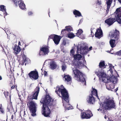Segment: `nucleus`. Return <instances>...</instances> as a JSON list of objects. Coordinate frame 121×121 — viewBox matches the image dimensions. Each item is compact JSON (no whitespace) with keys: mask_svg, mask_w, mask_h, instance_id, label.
Wrapping results in <instances>:
<instances>
[{"mask_svg":"<svg viewBox=\"0 0 121 121\" xmlns=\"http://www.w3.org/2000/svg\"><path fill=\"white\" fill-rule=\"evenodd\" d=\"M73 72L74 75V78H76L78 81L84 83V85H86V82L83 73L77 69L73 70Z\"/></svg>","mask_w":121,"mask_h":121,"instance_id":"f03ea898","label":"nucleus"},{"mask_svg":"<svg viewBox=\"0 0 121 121\" xmlns=\"http://www.w3.org/2000/svg\"><path fill=\"white\" fill-rule=\"evenodd\" d=\"M27 104V107L31 113V115L33 116L36 115V110L35 103L33 101H29L28 102Z\"/></svg>","mask_w":121,"mask_h":121,"instance_id":"39448f33","label":"nucleus"},{"mask_svg":"<svg viewBox=\"0 0 121 121\" xmlns=\"http://www.w3.org/2000/svg\"><path fill=\"white\" fill-rule=\"evenodd\" d=\"M73 13L74 15H75L76 17H77V16L79 17L82 16L81 13L79 11L76 10H75L73 11Z\"/></svg>","mask_w":121,"mask_h":121,"instance_id":"c756f323","label":"nucleus"},{"mask_svg":"<svg viewBox=\"0 0 121 121\" xmlns=\"http://www.w3.org/2000/svg\"><path fill=\"white\" fill-rule=\"evenodd\" d=\"M108 117L106 115H105L104 117V118H105V119H107V118Z\"/></svg>","mask_w":121,"mask_h":121,"instance_id":"bf43d9fd","label":"nucleus"},{"mask_svg":"<svg viewBox=\"0 0 121 121\" xmlns=\"http://www.w3.org/2000/svg\"><path fill=\"white\" fill-rule=\"evenodd\" d=\"M77 53H80V54L83 55L86 52L85 50H88V47L86 46H85L82 47L81 46L80 47L77 46Z\"/></svg>","mask_w":121,"mask_h":121,"instance_id":"ddd939ff","label":"nucleus"},{"mask_svg":"<svg viewBox=\"0 0 121 121\" xmlns=\"http://www.w3.org/2000/svg\"><path fill=\"white\" fill-rule=\"evenodd\" d=\"M105 104H106L109 109H111L112 108L115 109L116 108L115 103L114 101L112 99H107L105 102Z\"/></svg>","mask_w":121,"mask_h":121,"instance_id":"9d476101","label":"nucleus"},{"mask_svg":"<svg viewBox=\"0 0 121 121\" xmlns=\"http://www.w3.org/2000/svg\"><path fill=\"white\" fill-rule=\"evenodd\" d=\"M49 47L46 45L43 46L40 48L39 54V55L44 56L47 55L49 52Z\"/></svg>","mask_w":121,"mask_h":121,"instance_id":"1a4fd4ad","label":"nucleus"},{"mask_svg":"<svg viewBox=\"0 0 121 121\" xmlns=\"http://www.w3.org/2000/svg\"><path fill=\"white\" fill-rule=\"evenodd\" d=\"M106 85L107 89L108 90L112 91V89L114 88V86L110 82L106 83Z\"/></svg>","mask_w":121,"mask_h":121,"instance_id":"6ab92c4d","label":"nucleus"},{"mask_svg":"<svg viewBox=\"0 0 121 121\" xmlns=\"http://www.w3.org/2000/svg\"><path fill=\"white\" fill-rule=\"evenodd\" d=\"M95 36L96 38L99 39L103 36V32L100 27L96 30L95 34Z\"/></svg>","mask_w":121,"mask_h":121,"instance_id":"2eb2a0df","label":"nucleus"},{"mask_svg":"<svg viewBox=\"0 0 121 121\" xmlns=\"http://www.w3.org/2000/svg\"><path fill=\"white\" fill-rule=\"evenodd\" d=\"M112 0H108L106 2V4L107 5V8L106 10V12L107 13H108L109 11L110 7L111 6V5L112 4Z\"/></svg>","mask_w":121,"mask_h":121,"instance_id":"5701e85b","label":"nucleus"},{"mask_svg":"<svg viewBox=\"0 0 121 121\" xmlns=\"http://www.w3.org/2000/svg\"><path fill=\"white\" fill-rule=\"evenodd\" d=\"M109 68L110 69L112 68H113L114 67L111 64H109Z\"/></svg>","mask_w":121,"mask_h":121,"instance_id":"8fccbe9b","label":"nucleus"},{"mask_svg":"<svg viewBox=\"0 0 121 121\" xmlns=\"http://www.w3.org/2000/svg\"><path fill=\"white\" fill-rule=\"evenodd\" d=\"M116 54L117 55L121 56V50L118 52H117Z\"/></svg>","mask_w":121,"mask_h":121,"instance_id":"a18cd8bd","label":"nucleus"},{"mask_svg":"<svg viewBox=\"0 0 121 121\" xmlns=\"http://www.w3.org/2000/svg\"><path fill=\"white\" fill-rule=\"evenodd\" d=\"M55 35H52L49 36V38L48 39V41H49L50 39H53H53H54V37H55Z\"/></svg>","mask_w":121,"mask_h":121,"instance_id":"f704fd0d","label":"nucleus"},{"mask_svg":"<svg viewBox=\"0 0 121 121\" xmlns=\"http://www.w3.org/2000/svg\"><path fill=\"white\" fill-rule=\"evenodd\" d=\"M20 44V42H19L18 43V44L19 45V44Z\"/></svg>","mask_w":121,"mask_h":121,"instance_id":"338daca9","label":"nucleus"},{"mask_svg":"<svg viewBox=\"0 0 121 121\" xmlns=\"http://www.w3.org/2000/svg\"><path fill=\"white\" fill-rule=\"evenodd\" d=\"M115 13H118L121 14L120 16H121V7L117 8L115 11Z\"/></svg>","mask_w":121,"mask_h":121,"instance_id":"e433bc0d","label":"nucleus"},{"mask_svg":"<svg viewBox=\"0 0 121 121\" xmlns=\"http://www.w3.org/2000/svg\"><path fill=\"white\" fill-rule=\"evenodd\" d=\"M83 31L81 29H79L77 33H76L77 36L79 37V36L81 35L82 33L83 32Z\"/></svg>","mask_w":121,"mask_h":121,"instance_id":"473e14b6","label":"nucleus"},{"mask_svg":"<svg viewBox=\"0 0 121 121\" xmlns=\"http://www.w3.org/2000/svg\"><path fill=\"white\" fill-rule=\"evenodd\" d=\"M115 18L110 17L106 20L105 22L109 26H110L115 22Z\"/></svg>","mask_w":121,"mask_h":121,"instance_id":"dca6fc26","label":"nucleus"},{"mask_svg":"<svg viewBox=\"0 0 121 121\" xmlns=\"http://www.w3.org/2000/svg\"><path fill=\"white\" fill-rule=\"evenodd\" d=\"M14 117L13 115H12L11 116V118L10 119L11 121H13V119Z\"/></svg>","mask_w":121,"mask_h":121,"instance_id":"6e6d98bb","label":"nucleus"},{"mask_svg":"<svg viewBox=\"0 0 121 121\" xmlns=\"http://www.w3.org/2000/svg\"><path fill=\"white\" fill-rule=\"evenodd\" d=\"M63 36H59L57 35H55L54 39L53 41L55 43L56 45H58L61 39Z\"/></svg>","mask_w":121,"mask_h":121,"instance_id":"f3484780","label":"nucleus"},{"mask_svg":"<svg viewBox=\"0 0 121 121\" xmlns=\"http://www.w3.org/2000/svg\"><path fill=\"white\" fill-rule=\"evenodd\" d=\"M66 68V66L64 64L62 65L61 66L62 69L63 70L64 72Z\"/></svg>","mask_w":121,"mask_h":121,"instance_id":"4c0bfd02","label":"nucleus"},{"mask_svg":"<svg viewBox=\"0 0 121 121\" xmlns=\"http://www.w3.org/2000/svg\"><path fill=\"white\" fill-rule=\"evenodd\" d=\"M33 14V13H32V12H31V11L29 12L28 13V14L29 16L32 15Z\"/></svg>","mask_w":121,"mask_h":121,"instance_id":"603ef678","label":"nucleus"},{"mask_svg":"<svg viewBox=\"0 0 121 121\" xmlns=\"http://www.w3.org/2000/svg\"><path fill=\"white\" fill-rule=\"evenodd\" d=\"M24 53V52L23 51V55L22 56V57L23 60V61L25 62L26 61V57Z\"/></svg>","mask_w":121,"mask_h":121,"instance_id":"ea45409f","label":"nucleus"},{"mask_svg":"<svg viewBox=\"0 0 121 121\" xmlns=\"http://www.w3.org/2000/svg\"><path fill=\"white\" fill-rule=\"evenodd\" d=\"M21 49L20 47L17 46H15L14 49V52L16 54H17L20 51Z\"/></svg>","mask_w":121,"mask_h":121,"instance_id":"393cba45","label":"nucleus"},{"mask_svg":"<svg viewBox=\"0 0 121 121\" xmlns=\"http://www.w3.org/2000/svg\"><path fill=\"white\" fill-rule=\"evenodd\" d=\"M77 65H78V66H79L80 65H81L82 64V63L80 61L77 62Z\"/></svg>","mask_w":121,"mask_h":121,"instance_id":"09e8293b","label":"nucleus"},{"mask_svg":"<svg viewBox=\"0 0 121 121\" xmlns=\"http://www.w3.org/2000/svg\"><path fill=\"white\" fill-rule=\"evenodd\" d=\"M55 92L60 97V93L62 96V99L67 102H69V95L68 93L63 85H61L60 86H57L56 87Z\"/></svg>","mask_w":121,"mask_h":121,"instance_id":"f257e3e1","label":"nucleus"},{"mask_svg":"<svg viewBox=\"0 0 121 121\" xmlns=\"http://www.w3.org/2000/svg\"><path fill=\"white\" fill-rule=\"evenodd\" d=\"M75 52L73 49H72L71 50L70 52L71 55L73 57V55H74Z\"/></svg>","mask_w":121,"mask_h":121,"instance_id":"a19ab883","label":"nucleus"},{"mask_svg":"<svg viewBox=\"0 0 121 121\" xmlns=\"http://www.w3.org/2000/svg\"><path fill=\"white\" fill-rule=\"evenodd\" d=\"M91 36H92V37H93L94 36V34L92 32V30H91Z\"/></svg>","mask_w":121,"mask_h":121,"instance_id":"864d4df0","label":"nucleus"},{"mask_svg":"<svg viewBox=\"0 0 121 121\" xmlns=\"http://www.w3.org/2000/svg\"><path fill=\"white\" fill-rule=\"evenodd\" d=\"M114 13L115 14V22L117 21L119 24H121V19L120 18L121 17V14L118 13H115V12Z\"/></svg>","mask_w":121,"mask_h":121,"instance_id":"a211bd4d","label":"nucleus"},{"mask_svg":"<svg viewBox=\"0 0 121 121\" xmlns=\"http://www.w3.org/2000/svg\"><path fill=\"white\" fill-rule=\"evenodd\" d=\"M92 90L91 91V94L89 95V98L88 100H87L88 102L91 104H94L95 101V99L93 97V95L96 96L97 98L99 99V97L98 95L97 90L92 87Z\"/></svg>","mask_w":121,"mask_h":121,"instance_id":"423d86ee","label":"nucleus"},{"mask_svg":"<svg viewBox=\"0 0 121 121\" xmlns=\"http://www.w3.org/2000/svg\"><path fill=\"white\" fill-rule=\"evenodd\" d=\"M75 60H80L82 58V56L81 55L78 54H77L73 57Z\"/></svg>","mask_w":121,"mask_h":121,"instance_id":"bb28decb","label":"nucleus"},{"mask_svg":"<svg viewBox=\"0 0 121 121\" xmlns=\"http://www.w3.org/2000/svg\"><path fill=\"white\" fill-rule=\"evenodd\" d=\"M23 50H25V48H23Z\"/></svg>","mask_w":121,"mask_h":121,"instance_id":"69168bd1","label":"nucleus"},{"mask_svg":"<svg viewBox=\"0 0 121 121\" xmlns=\"http://www.w3.org/2000/svg\"><path fill=\"white\" fill-rule=\"evenodd\" d=\"M92 46H91L89 48V50H88V51H89L91 50H92Z\"/></svg>","mask_w":121,"mask_h":121,"instance_id":"4d7b16f0","label":"nucleus"},{"mask_svg":"<svg viewBox=\"0 0 121 121\" xmlns=\"http://www.w3.org/2000/svg\"><path fill=\"white\" fill-rule=\"evenodd\" d=\"M115 40H116L115 39H111L109 41L110 44L112 48H113L116 46V45H115Z\"/></svg>","mask_w":121,"mask_h":121,"instance_id":"c85d7f7f","label":"nucleus"},{"mask_svg":"<svg viewBox=\"0 0 121 121\" xmlns=\"http://www.w3.org/2000/svg\"><path fill=\"white\" fill-rule=\"evenodd\" d=\"M97 4L99 5H100L101 4V3L100 0H98L97 1V2L96 3Z\"/></svg>","mask_w":121,"mask_h":121,"instance_id":"49530a36","label":"nucleus"},{"mask_svg":"<svg viewBox=\"0 0 121 121\" xmlns=\"http://www.w3.org/2000/svg\"><path fill=\"white\" fill-rule=\"evenodd\" d=\"M43 73L44 76H46L47 75V72L46 71H44Z\"/></svg>","mask_w":121,"mask_h":121,"instance_id":"3c124183","label":"nucleus"},{"mask_svg":"<svg viewBox=\"0 0 121 121\" xmlns=\"http://www.w3.org/2000/svg\"><path fill=\"white\" fill-rule=\"evenodd\" d=\"M111 36L116 40H118L119 38L120 32L119 31L116 29L114 31L110 33Z\"/></svg>","mask_w":121,"mask_h":121,"instance_id":"4468645a","label":"nucleus"},{"mask_svg":"<svg viewBox=\"0 0 121 121\" xmlns=\"http://www.w3.org/2000/svg\"><path fill=\"white\" fill-rule=\"evenodd\" d=\"M70 109H71V108L70 107H68L67 108V109L68 110H69Z\"/></svg>","mask_w":121,"mask_h":121,"instance_id":"680f3d73","label":"nucleus"},{"mask_svg":"<svg viewBox=\"0 0 121 121\" xmlns=\"http://www.w3.org/2000/svg\"><path fill=\"white\" fill-rule=\"evenodd\" d=\"M3 12H4V16H6L7 15V13L6 12V10L5 11H3Z\"/></svg>","mask_w":121,"mask_h":121,"instance_id":"5fc2aeb1","label":"nucleus"},{"mask_svg":"<svg viewBox=\"0 0 121 121\" xmlns=\"http://www.w3.org/2000/svg\"><path fill=\"white\" fill-rule=\"evenodd\" d=\"M39 87L38 86L35 89L33 95L28 96L27 98V100L29 101H31L33 99H37L39 91Z\"/></svg>","mask_w":121,"mask_h":121,"instance_id":"0eeeda50","label":"nucleus"},{"mask_svg":"<svg viewBox=\"0 0 121 121\" xmlns=\"http://www.w3.org/2000/svg\"><path fill=\"white\" fill-rule=\"evenodd\" d=\"M93 116L91 111L89 110H86L85 112H83L81 114V118L82 119H88L90 118Z\"/></svg>","mask_w":121,"mask_h":121,"instance_id":"9b49d317","label":"nucleus"},{"mask_svg":"<svg viewBox=\"0 0 121 121\" xmlns=\"http://www.w3.org/2000/svg\"><path fill=\"white\" fill-rule=\"evenodd\" d=\"M4 94L5 97L7 98L9 95V92L7 91H5L4 93Z\"/></svg>","mask_w":121,"mask_h":121,"instance_id":"37998d69","label":"nucleus"},{"mask_svg":"<svg viewBox=\"0 0 121 121\" xmlns=\"http://www.w3.org/2000/svg\"><path fill=\"white\" fill-rule=\"evenodd\" d=\"M99 68L101 69H104L106 67L105 61H101L99 63Z\"/></svg>","mask_w":121,"mask_h":121,"instance_id":"cd10ccee","label":"nucleus"},{"mask_svg":"<svg viewBox=\"0 0 121 121\" xmlns=\"http://www.w3.org/2000/svg\"><path fill=\"white\" fill-rule=\"evenodd\" d=\"M0 10L3 12V11H5L6 10V8H5V6L3 5H1L0 6Z\"/></svg>","mask_w":121,"mask_h":121,"instance_id":"72a5a7b5","label":"nucleus"},{"mask_svg":"<svg viewBox=\"0 0 121 121\" xmlns=\"http://www.w3.org/2000/svg\"><path fill=\"white\" fill-rule=\"evenodd\" d=\"M28 75L31 79H33L35 80L37 79L39 77L38 72L36 69L31 71L29 73Z\"/></svg>","mask_w":121,"mask_h":121,"instance_id":"f8f14e48","label":"nucleus"},{"mask_svg":"<svg viewBox=\"0 0 121 121\" xmlns=\"http://www.w3.org/2000/svg\"><path fill=\"white\" fill-rule=\"evenodd\" d=\"M18 3L19 7L21 9L23 10L26 9L25 4L23 1L22 0H19L18 1Z\"/></svg>","mask_w":121,"mask_h":121,"instance_id":"aec40b11","label":"nucleus"},{"mask_svg":"<svg viewBox=\"0 0 121 121\" xmlns=\"http://www.w3.org/2000/svg\"><path fill=\"white\" fill-rule=\"evenodd\" d=\"M57 65L55 62L54 61H51L50 64V68L52 69H55L57 67Z\"/></svg>","mask_w":121,"mask_h":121,"instance_id":"4be33fe9","label":"nucleus"},{"mask_svg":"<svg viewBox=\"0 0 121 121\" xmlns=\"http://www.w3.org/2000/svg\"><path fill=\"white\" fill-rule=\"evenodd\" d=\"M2 77L0 76V80H1L2 79Z\"/></svg>","mask_w":121,"mask_h":121,"instance_id":"e2e57ef3","label":"nucleus"},{"mask_svg":"<svg viewBox=\"0 0 121 121\" xmlns=\"http://www.w3.org/2000/svg\"><path fill=\"white\" fill-rule=\"evenodd\" d=\"M53 100L51 101V98L49 95H46L45 98L43 100V106H48L50 109H53L54 106Z\"/></svg>","mask_w":121,"mask_h":121,"instance_id":"20e7f679","label":"nucleus"},{"mask_svg":"<svg viewBox=\"0 0 121 121\" xmlns=\"http://www.w3.org/2000/svg\"><path fill=\"white\" fill-rule=\"evenodd\" d=\"M118 87H117L115 90V92H116L118 90Z\"/></svg>","mask_w":121,"mask_h":121,"instance_id":"13d9d810","label":"nucleus"},{"mask_svg":"<svg viewBox=\"0 0 121 121\" xmlns=\"http://www.w3.org/2000/svg\"><path fill=\"white\" fill-rule=\"evenodd\" d=\"M12 1H13L14 3V4L16 6H17L18 5V4L17 2L18 0H11Z\"/></svg>","mask_w":121,"mask_h":121,"instance_id":"58836bf2","label":"nucleus"},{"mask_svg":"<svg viewBox=\"0 0 121 121\" xmlns=\"http://www.w3.org/2000/svg\"><path fill=\"white\" fill-rule=\"evenodd\" d=\"M100 109H101V106H100L99 107V108L98 109H97V110L98 111H99L100 110Z\"/></svg>","mask_w":121,"mask_h":121,"instance_id":"052dcab7","label":"nucleus"},{"mask_svg":"<svg viewBox=\"0 0 121 121\" xmlns=\"http://www.w3.org/2000/svg\"><path fill=\"white\" fill-rule=\"evenodd\" d=\"M63 78H64L65 81V82H68L71 81V78L69 75L64 74Z\"/></svg>","mask_w":121,"mask_h":121,"instance_id":"b1692460","label":"nucleus"},{"mask_svg":"<svg viewBox=\"0 0 121 121\" xmlns=\"http://www.w3.org/2000/svg\"><path fill=\"white\" fill-rule=\"evenodd\" d=\"M12 108V106L10 105H8L7 106V108L8 109V111H10V109L11 108Z\"/></svg>","mask_w":121,"mask_h":121,"instance_id":"c03bdc74","label":"nucleus"},{"mask_svg":"<svg viewBox=\"0 0 121 121\" xmlns=\"http://www.w3.org/2000/svg\"><path fill=\"white\" fill-rule=\"evenodd\" d=\"M76 35H74V34L72 33H69L67 34V37L70 38H73Z\"/></svg>","mask_w":121,"mask_h":121,"instance_id":"7c9ffc66","label":"nucleus"},{"mask_svg":"<svg viewBox=\"0 0 121 121\" xmlns=\"http://www.w3.org/2000/svg\"><path fill=\"white\" fill-rule=\"evenodd\" d=\"M66 31L67 30L66 29H64L62 30L61 32V34L63 35V36L64 35V34L66 33Z\"/></svg>","mask_w":121,"mask_h":121,"instance_id":"79ce46f5","label":"nucleus"},{"mask_svg":"<svg viewBox=\"0 0 121 121\" xmlns=\"http://www.w3.org/2000/svg\"><path fill=\"white\" fill-rule=\"evenodd\" d=\"M1 105L0 106V114H4V110Z\"/></svg>","mask_w":121,"mask_h":121,"instance_id":"c9c22d12","label":"nucleus"},{"mask_svg":"<svg viewBox=\"0 0 121 121\" xmlns=\"http://www.w3.org/2000/svg\"><path fill=\"white\" fill-rule=\"evenodd\" d=\"M101 106L100 111H102V112L104 113L105 112H106V111L108 109H109V108H108L106 104H104V105H103L102 106Z\"/></svg>","mask_w":121,"mask_h":121,"instance_id":"412c9836","label":"nucleus"},{"mask_svg":"<svg viewBox=\"0 0 121 121\" xmlns=\"http://www.w3.org/2000/svg\"><path fill=\"white\" fill-rule=\"evenodd\" d=\"M95 73L98 76L100 80H102V82L106 83L110 82L109 77H106V74L104 72H102L99 70L98 71L95 72Z\"/></svg>","mask_w":121,"mask_h":121,"instance_id":"7ed1b4c3","label":"nucleus"},{"mask_svg":"<svg viewBox=\"0 0 121 121\" xmlns=\"http://www.w3.org/2000/svg\"><path fill=\"white\" fill-rule=\"evenodd\" d=\"M110 82H112V83L115 84L116 83L117 81V78L115 76H112L110 78Z\"/></svg>","mask_w":121,"mask_h":121,"instance_id":"a878e982","label":"nucleus"},{"mask_svg":"<svg viewBox=\"0 0 121 121\" xmlns=\"http://www.w3.org/2000/svg\"><path fill=\"white\" fill-rule=\"evenodd\" d=\"M42 113V114L45 117H50V114L51 113L50 109L48 106H43Z\"/></svg>","mask_w":121,"mask_h":121,"instance_id":"6e6552de","label":"nucleus"},{"mask_svg":"<svg viewBox=\"0 0 121 121\" xmlns=\"http://www.w3.org/2000/svg\"><path fill=\"white\" fill-rule=\"evenodd\" d=\"M26 45H25V47H26Z\"/></svg>","mask_w":121,"mask_h":121,"instance_id":"774afa93","label":"nucleus"},{"mask_svg":"<svg viewBox=\"0 0 121 121\" xmlns=\"http://www.w3.org/2000/svg\"><path fill=\"white\" fill-rule=\"evenodd\" d=\"M118 1L120 3H121V0H118Z\"/></svg>","mask_w":121,"mask_h":121,"instance_id":"0e129e2a","label":"nucleus"},{"mask_svg":"<svg viewBox=\"0 0 121 121\" xmlns=\"http://www.w3.org/2000/svg\"><path fill=\"white\" fill-rule=\"evenodd\" d=\"M65 28L66 30L69 32H70L73 30L72 27L70 26H66Z\"/></svg>","mask_w":121,"mask_h":121,"instance_id":"2f4dec72","label":"nucleus"},{"mask_svg":"<svg viewBox=\"0 0 121 121\" xmlns=\"http://www.w3.org/2000/svg\"><path fill=\"white\" fill-rule=\"evenodd\" d=\"M17 87V86L16 85L12 86L11 87V90Z\"/></svg>","mask_w":121,"mask_h":121,"instance_id":"de8ad7c7","label":"nucleus"}]
</instances>
